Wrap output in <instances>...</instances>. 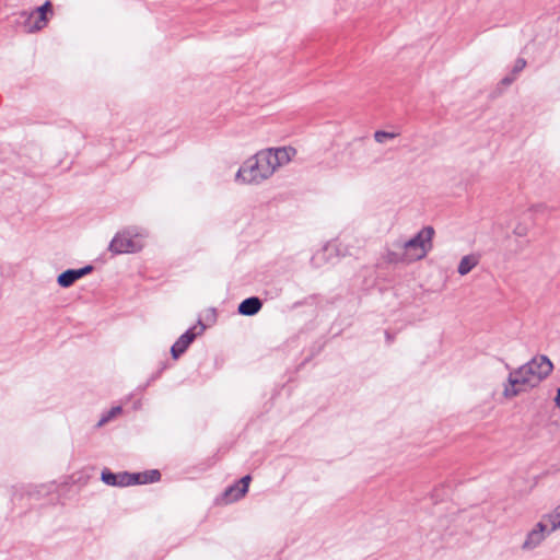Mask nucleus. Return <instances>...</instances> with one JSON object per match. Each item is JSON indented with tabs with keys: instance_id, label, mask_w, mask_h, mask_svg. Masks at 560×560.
I'll return each mask as SVG.
<instances>
[{
	"instance_id": "obj_11",
	"label": "nucleus",
	"mask_w": 560,
	"mask_h": 560,
	"mask_svg": "<svg viewBox=\"0 0 560 560\" xmlns=\"http://www.w3.org/2000/svg\"><path fill=\"white\" fill-rule=\"evenodd\" d=\"M479 262V258L476 255L464 256L459 264L457 271L460 276L469 273Z\"/></svg>"
},
{
	"instance_id": "obj_16",
	"label": "nucleus",
	"mask_w": 560,
	"mask_h": 560,
	"mask_svg": "<svg viewBox=\"0 0 560 560\" xmlns=\"http://www.w3.org/2000/svg\"><path fill=\"white\" fill-rule=\"evenodd\" d=\"M117 474H114L108 469H104L101 475L102 481L108 486H117Z\"/></svg>"
},
{
	"instance_id": "obj_1",
	"label": "nucleus",
	"mask_w": 560,
	"mask_h": 560,
	"mask_svg": "<svg viewBox=\"0 0 560 560\" xmlns=\"http://www.w3.org/2000/svg\"><path fill=\"white\" fill-rule=\"evenodd\" d=\"M296 150L292 147L269 148L248 158L236 173V180L260 184L270 178L278 168L289 164Z\"/></svg>"
},
{
	"instance_id": "obj_9",
	"label": "nucleus",
	"mask_w": 560,
	"mask_h": 560,
	"mask_svg": "<svg viewBox=\"0 0 560 560\" xmlns=\"http://www.w3.org/2000/svg\"><path fill=\"white\" fill-rule=\"evenodd\" d=\"M261 306L262 303L258 298H247L238 305V313L245 316H253L260 311Z\"/></svg>"
},
{
	"instance_id": "obj_5",
	"label": "nucleus",
	"mask_w": 560,
	"mask_h": 560,
	"mask_svg": "<svg viewBox=\"0 0 560 560\" xmlns=\"http://www.w3.org/2000/svg\"><path fill=\"white\" fill-rule=\"evenodd\" d=\"M52 14V5L50 1H46L43 5L36 8L31 13L22 12L21 16L25 18L23 25L26 33H35L43 30L48 23L47 14Z\"/></svg>"
},
{
	"instance_id": "obj_7",
	"label": "nucleus",
	"mask_w": 560,
	"mask_h": 560,
	"mask_svg": "<svg viewBox=\"0 0 560 560\" xmlns=\"http://www.w3.org/2000/svg\"><path fill=\"white\" fill-rule=\"evenodd\" d=\"M198 326L199 331H195L197 326L188 329L172 346L171 353L174 359H178L187 350V348L195 340V338L205 331L206 326L202 324L200 319L198 320Z\"/></svg>"
},
{
	"instance_id": "obj_17",
	"label": "nucleus",
	"mask_w": 560,
	"mask_h": 560,
	"mask_svg": "<svg viewBox=\"0 0 560 560\" xmlns=\"http://www.w3.org/2000/svg\"><path fill=\"white\" fill-rule=\"evenodd\" d=\"M121 412V407L119 406H116V407H113L106 415H104L97 425L98 427H102L104 425L105 423H107L110 419H113L114 417H116L117 415H119Z\"/></svg>"
},
{
	"instance_id": "obj_3",
	"label": "nucleus",
	"mask_w": 560,
	"mask_h": 560,
	"mask_svg": "<svg viewBox=\"0 0 560 560\" xmlns=\"http://www.w3.org/2000/svg\"><path fill=\"white\" fill-rule=\"evenodd\" d=\"M434 229L430 225L422 228L412 238L396 241L387 247L384 259L388 264H411L427 256L432 249Z\"/></svg>"
},
{
	"instance_id": "obj_19",
	"label": "nucleus",
	"mask_w": 560,
	"mask_h": 560,
	"mask_svg": "<svg viewBox=\"0 0 560 560\" xmlns=\"http://www.w3.org/2000/svg\"><path fill=\"white\" fill-rule=\"evenodd\" d=\"M526 67V60L524 58H517L515 63H514V67H513V70H512V73L513 74H517L520 73L524 68Z\"/></svg>"
},
{
	"instance_id": "obj_8",
	"label": "nucleus",
	"mask_w": 560,
	"mask_h": 560,
	"mask_svg": "<svg viewBox=\"0 0 560 560\" xmlns=\"http://www.w3.org/2000/svg\"><path fill=\"white\" fill-rule=\"evenodd\" d=\"M93 270L92 266H85L80 269H68L61 272L57 278V283L62 288L71 287L78 279L84 277Z\"/></svg>"
},
{
	"instance_id": "obj_21",
	"label": "nucleus",
	"mask_w": 560,
	"mask_h": 560,
	"mask_svg": "<svg viewBox=\"0 0 560 560\" xmlns=\"http://www.w3.org/2000/svg\"><path fill=\"white\" fill-rule=\"evenodd\" d=\"M555 402H556V406L560 409V388H558V390H557Z\"/></svg>"
},
{
	"instance_id": "obj_6",
	"label": "nucleus",
	"mask_w": 560,
	"mask_h": 560,
	"mask_svg": "<svg viewBox=\"0 0 560 560\" xmlns=\"http://www.w3.org/2000/svg\"><path fill=\"white\" fill-rule=\"evenodd\" d=\"M551 534L548 525L541 520L527 533L521 548L523 551H532L539 547L546 537Z\"/></svg>"
},
{
	"instance_id": "obj_20",
	"label": "nucleus",
	"mask_w": 560,
	"mask_h": 560,
	"mask_svg": "<svg viewBox=\"0 0 560 560\" xmlns=\"http://www.w3.org/2000/svg\"><path fill=\"white\" fill-rule=\"evenodd\" d=\"M515 80V74L512 73V75H508L502 79L501 84L503 85H510Z\"/></svg>"
},
{
	"instance_id": "obj_4",
	"label": "nucleus",
	"mask_w": 560,
	"mask_h": 560,
	"mask_svg": "<svg viewBox=\"0 0 560 560\" xmlns=\"http://www.w3.org/2000/svg\"><path fill=\"white\" fill-rule=\"evenodd\" d=\"M148 233L143 230L127 229L118 232L112 242L108 249L114 255L130 254L140 252L144 246V238Z\"/></svg>"
},
{
	"instance_id": "obj_14",
	"label": "nucleus",
	"mask_w": 560,
	"mask_h": 560,
	"mask_svg": "<svg viewBox=\"0 0 560 560\" xmlns=\"http://www.w3.org/2000/svg\"><path fill=\"white\" fill-rule=\"evenodd\" d=\"M398 137V133L396 132H388L383 130H377L374 132V140L377 143H385L387 140H392Z\"/></svg>"
},
{
	"instance_id": "obj_15",
	"label": "nucleus",
	"mask_w": 560,
	"mask_h": 560,
	"mask_svg": "<svg viewBox=\"0 0 560 560\" xmlns=\"http://www.w3.org/2000/svg\"><path fill=\"white\" fill-rule=\"evenodd\" d=\"M240 488H241L240 483H237V482H235L234 485L226 488V490L223 493L226 502H234L240 499V498H234L236 495V493L240 492Z\"/></svg>"
},
{
	"instance_id": "obj_12",
	"label": "nucleus",
	"mask_w": 560,
	"mask_h": 560,
	"mask_svg": "<svg viewBox=\"0 0 560 560\" xmlns=\"http://www.w3.org/2000/svg\"><path fill=\"white\" fill-rule=\"evenodd\" d=\"M135 476L137 477V485L156 482L161 479V472L158 469L135 474Z\"/></svg>"
},
{
	"instance_id": "obj_2",
	"label": "nucleus",
	"mask_w": 560,
	"mask_h": 560,
	"mask_svg": "<svg viewBox=\"0 0 560 560\" xmlns=\"http://www.w3.org/2000/svg\"><path fill=\"white\" fill-rule=\"evenodd\" d=\"M553 365L546 355H537L529 362L510 372L503 395L513 398L520 393L537 386L551 372Z\"/></svg>"
},
{
	"instance_id": "obj_18",
	"label": "nucleus",
	"mask_w": 560,
	"mask_h": 560,
	"mask_svg": "<svg viewBox=\"0 0 560 560\" xmlns=\"http://www.w3.org/2000/svg\"><path fill=\"white\" fill-rule=\"evenodd\" d=\"M250 479H252L250 476L246 475L237 481V483H240L241 488H240V492H237L234 498H242L245 495V493L248 491V486H249Z\"/></svg>"
},
{
	"instance_id": "obj_10",
	"label": "nucleus",
	"mask_w": 560,
	"mask_h": 560,
	"mask_svg": "<svg viewBox=\"0 0 560 560\" xmlns=\"http://www.w3.org/2000/svg\"><path fill=\"white\" fill-rule=\"evenodd\" d=\"M541 521L548 525L551 533L560 529V503L551 512L544 514Z\"/></svg>"
},
{
	"instance_id": "obj_13",
	"label": "nucleus",
	"mask_w": 560,
	"mask_h": 560,
	"mask_svg": "<svg viewBox=\"0 0 560 560\" xmlns=\"http://www.w3.org/2000/svg\"><path fill=\"white\" fill-rule=\"evenodd\" d=\"M117 487L137 485V477L135 476V474L120 472L117 474Z\"/></svg>"
}]
</instances>
